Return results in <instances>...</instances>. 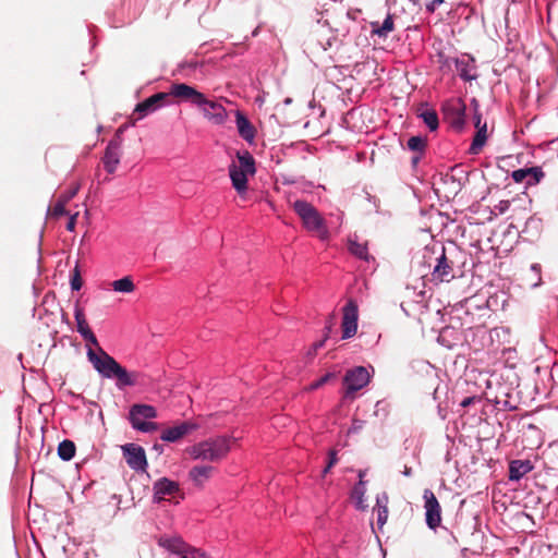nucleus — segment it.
<instances>
[{"label": "nucleus", "mask_w": 558, "mask_h": 558, "mask_svg": "<svg viewBox=\"0 0 558 558\" xmlns=\"http://www.w3.org/2000/svg\"><path fill=\"white\" fill-rule=\"evenodd\" d=\"M87 359L104 378L116 379L119 388L138 384V373L128 372L126 368L121 366L101 347H98V352L89 347L87 350Z\"/></svg>", "instance_id": "obj_1"}, {"label": "nucleus", "mask_w": 558, "mask_h": 558, "mask_svg": "<svg viewBox=\"0 0 558 558\" xmlns=\"http://www.w3.org/2000/svg\"><path fill=\"white\" fill-rule=\"evenodd\" d=\"M232 439L227 436H218L201 441L189 449L194 460L217 462L223 459L231 449Z\"/></svg>", "instance_id": "obj_2"}, {"label": "nucleus", "mask_w": 558, "mask_h": 558, "mask_svg": "<svg viewBox=\"0 0 558 558\" xmlns=\"http://www.w3.org/2000/svg\"><path fill=\"white\" fill-rule=\"evenodd\" d=\"M291 206L306 230L316 232L320 239L327 238L328 230L325 220L312 204L306 201L296 199L291 203Z\"/></svg>", "instance_id": "obj_3"}, {"label": "nucleus", "mask_w": 558, "mask_h": 558, "mask_svg": "<svg viewBox=\"0 0 558 558\" xmlns=\"http://www.w3.org/2000/svg\"><path fill=\"white\" fill-rule=\"evenodd\" d=\"M255 173V161L253 156L245 151L238 154V163H232L229 168L230 179L233 187L239 194H242L247 189V174Z\"/></svg>", "instance_id": "obj_4"}, {"label": "nucleus", "mask_w": 558, "mask_h": 558, "mask_svg": "<svg viewBox=\"0 0 558 558\" xmlns=\"http://www.w3.org/2000/svg\"><path fill=\"white\" fill-rule=\"evenodd\" d=\"M158 545L165 548L171 558H209L205 551L187 544L180 536H161Z\"/></svg>", "instance_id": "obj_5"}, {"label": "nucleus", "mask_w": 558, "mask_h": 558, "mask_svg": "<svg viewBox=\"0 0 558 558\" xmlns=\"http://www.w3.org/2000/svg\"><path fill=\"white\" fill-rule=\"evenodd\" d=\"M167 94H169V97L172 96L180 100L189 101L197 107H202V104H206V96L185 83L172 84Z\"/></svg>", "instance_id": "obj_6"}, {"label": "nucleus", "mask_w": 558, "mask_h": 558, "mask_svg": "<svg viewBox=\"0 0 558 558\" xmlns=\"http://www.w3.org/2000/svg\"><path fill=\"white\" fill-rule=\"evenodd\" d=\"M342 312V339H350L357 330L359 306L356 301L353 299L348 300Z\"/></svg>", "instance_id": "obj_7"}, {"label": "nucleus", "mask_w": 558, "mask_h": 558, "mask_svg": "<svg viewBox=\"0 0 558 558\" xmlns=\"http://www.w3.org/2000/svg\"><path fill=\"white\" fill-rule=\"evenodd\" d=\"M425 500V520L430 530H436L441 523V507L435 494L430 489H425L423 494Z\"/></svg>", "instance_id": "obj_8"}, {"label": "nucleus", "mask_w": 558, "mask_h": 558, "mask_svg": "<svg viewBox=\"0 0 558 558\" xmlns=\"http://www.w3.org/2000/svg\"><path fill=\"white\" fill-rule=\"evenodd\" d=\"M456 278L454 262L446 255L442 248L441 255L432 272V281L435 283L450 282Z\"/></svg>", "instance_id": "obj_9"}, {"label": "nucleus", "mask_w": 558, "mask_h": 558, "mask_svg": "<svg viewBox=\"0 0 558 558\" xmlns=\"http://www.w3.org/2000/svg\"><path fill=\"white\" fill-rule=\"evenodd\" d=\"M369 381V374L363 366L349 369L343 378L345 385V396L353 395L357 390L365 387Z\"/></svg>", "instance_id": "obj_10"}, {"label": "nucleus", "mask_w": 558, "mask_h": 558, "mask_svg": "<svg viewBox=\"0 0 558 558\" xmlns=\"http://www.w3.org/2000/svg\"><path fill=\"white\" fill-rule=\"evenodd\" d=\"M123 457L128 465L134 471H145L147 466L146 453L143 447L136 444L122 446Z\"/></svg>", "instance_id": "obj_11"}, {"label": "nucleus", "mask_w": 558, "mask_h": 558, "mask_svg": "<svg viewBox=\"0 0 558 558\" xmlns=\"http://www.w3.org/2000/svg\"><path fill=\"white\" fill-rule=\"evenodd\" d=\"M472 104L474 106V120H475V128L476 133L473 138V142L470 146V154L477 155L481 153L482 148L484 147L486 140H487V123H482V116L478 112V102L476 99L472 100Z\"/></svg>", "instance_id": "obj_12"}, {"label": "nucleus", "mask_w": 558, "mask_h": 558, "mask_svg": "<svg viewBox=\"0 0 558 558\" xmlns=\"http://www.w3.org/2000/svg\"><path fill=\"white\" fill-rule=\"evenodd\" d=\"M169 98V94L156 93L144 101L136 105L133 114H137L135 120H141L149 113L155 112L159 108L166 105Z\"/></svg>", "instance_id": "obj_13"}, {"label": "nucleus", "mask_w": 558, "mask_h": 558, "mask_svg": "<svg viewBox=\"0 0 558 558\" xmlns=\"http://www.w3.org/2000/svg\"><path fill=\"white\" fill-rule=\"evenodd\" d=\"M122 137L118 134L108 144L102 162L109 173H113L120 163Z\"/></svg>", "instance_id": "obj_14"}, {"label": "nucleus", "mask_w": 558, "mask_h": 558, "mask_svg": "<svg viewBox=\"0 0 558 558\" xmlns=\"http://www.w3.org/2000/svg\"><path fill=\"white\" fill-rule=\"evenodd\" d=\"M157 417V410L155 407L149 404L136 403L130 408L129 421L132 427L135 429L146 420Z\"/></svg>", "instance_id": "obj_15"}, {"label": "nucleus", "mask_w": 558, "mask_h": 558, "mask_svg": "<svg viewBox=\"0 0 558 558\" xmlns=\"http://www.w3.org/2000/svg\"><path fill=\"white\" fill-rule=\"evenodd\" d=\"M445 114L451 126L461 130L465 123V105L461 99H456L447 105Z\"/></svg>", "instance_id": "obj_16"}, {"label": "nucleus", "mask_w": 558, "mask_h": 558, "mask_svg": "<svg viewBox=\"0 0 558 558\" xmlns=\"http://www.w3.org/2000/svg\"><path fill=\"white\" fill-rule=\"evenodd\" d=\"M198 428V425L191 422V421H184L181 424L172 427H168L162 430L160 435V439L167 442H175L190 434L192 430H195Z\"/></svg>", "instance_id": "obj_17"}, {"label": "nucleus", "mask_w": 558, "mask_h": 558, "mask_svg": "<svg viewBox=\"0 0 558 558\" xmlns=\"http://www.w3.org/2000/svg\"><path fill=\"white\" fill-rule=\"evenodd\" d=\"M208 120L215 124H222L227 118V111L225 107L216 101L206 98V104H202L199 107Z\"/></svg>", "instance_id": "obj_18"}, {"label": "nucleus", "mask_w": 558, "mask_h": 558, "mask_svg": "<svg viewBox=\"0 0 558 558\" xmlns=\"http://www.w3.org/2000/svg\"><path fill=\"white\" fill-rule=\"evenodd\" d=\"M179 484L167 477H162L154 484L155 498L158 500L167 499V497H173L179 493Z\"/></svg>", "instance_id": "obj_19"}, {"label": "nucleus", "mask_w": 558, "mask_h": 558, "mask_svg": "<svg viewBox=\"0 0 558 558\" xmlns=\"http://www.w3.org/2000/svg\"><path fill=\"white\" fill-rule=\"evenodd\" d=\"M533 469L530 460H512L509 463V480L518 482Z\"/></svg>", "instance_id": "obj_20"}, {"label": "nucleus", "mask_w": 558, "mask_h": 558, "mask_svg": "<svg viewBox=\"0 0 558 558\" xmlns=\"http://www.w3.org/2000/svg\"><path fill=\"white\" fill-rule=\"evenodd\" d=\"M214 471L215 468L210 465H196L190 470L189 477L196 486L203 487Z\"/></svg>", "instance_id": "obj_21"}, {"label": "nucleus", "mask_w": 558, "mask_h": 558, "mask_svg": "<svg viewBox=\"0 0 558 558\" xmlns=\"http://www.w3.org/2000/svg\"><path fill=\"white\" fill-rule=\"evenodd\" d=\"M454 63H456L457 72L459 73V76L462 80H464L466 82H471L476 78V74L474 73L475 65H474L473 59H471V58L456 59Z\"/></svg>", "instance_id": "obj_22"}, {"label": "nucleus", "mask_w": 558, "mask_h": 558, "mask_svg": "<svg viewBox=\"0 0 558 558\" xmlns=\"http://www.w3.org/2000/svg\"><path fill=\"white\" fill-rule=\"evenodd\" d=\"M374 511L377 514V525L381 529L388 519V495L386 493L377 496Z\"/></svg>", "instance_id": "obj_23"}, {"label": "nucleus", "mask_w": 558, "mask_h": 558, "mask_svg": "<svg viewBox=\"0 0 558 558\" xmlns=\"http://www.w3.org/2000/svg\"><path fill=\"white\" fill-rule=\"evenodd\" d=\"M236 128L242 138L252 141L255 136V129L248 119L240 111H236Z\"/></svg>", "instance_id": "obj_24"}, {"label": "nucleus", "mask_w": 558, "mask_h": 558, "mask_svg": "<svg viewBox=\"0 0 558 558\" xmlns=\"http://www.w3.org/2000/svg\"><path fill=\"white\" fill-rule=\"evenodd\" d=\"M371 26L373 35L386 38L388 34L391 33L395 28L392 15L388 14L383 24H379L378 22H372Z\"/></svg>", "instance_id": "obj_25"}, {"label": "nucleus", "mask_w": 558, "mask_h": 558, "mask_svg": "<svg viewBox=\"0 0 558 558\" xmlns=\"http://www.w3.org/2000/svg\"><path fill=\"white\" fill-rule=\"evenodd\" d=\"M349 252L355 257L368 262L373 257L368 254L367 243H359L355 240H349Z\"/></svg>", "instance_id": "obj_26"}, {"label": "nucleus", "mask_w": 558, "mask_h": 558, "mask_svg": "<svg viewBox=\"0 0 558 558\" xmlns=\"http://www.w3.org/2000/svg\"><path fill=\"white\" fill-rule=\"evenodd\" d=\"M75 444L72 440L64 439L58 446V456L63 461H70L75 454Z\"/></svg>", "instance_id": "obj_27"}, {"label": "nucleus", "mask_w": 558, "mask_h": 558, "mask_svg": "<svg viewBox=\"0 0 558 558\" xmlns=\"http://www.w3.org/2000/svg\"><path fill=\"white\" fill-rule=\"evenodd\" d=\"M418 117L422 118L430 131L437 130L439 122L437 112L434 109L425 108L418 112Z\"/></svg>", "instance_id": "obj_28"}, {"label": "nucleus", "mask_w": 558, "mask_h": 558, "mask_svg": "<svg viewBox=\"0 0 558 558\" xmlns=\"http://www.w3.org/2000/svg\"><path fill=\"white\" fill-rule=\"evenodd\" d=\"M111 286L112 289L117 292L131 293L135 290V286L131 277H123L121 279L114 280Z\"/></svg>", "instance_id": "obj_29"}, {"label": "nucleus", "mask_w": 558, "mask_h": 558, "mask_svg": "<svg viewBox=\"0 0 558 558\" xmlns=\"http://www.w3.org/2000/svg\"><path fill=\"white\" fill-rule=\"evenodd\" d=\"M74 316H75V320L77 324V331L83 337L85 335V331H90V328L86 322L85 314H84L83 310L77 306L75 308Z\"/></svg>", "instance_id": "obj_30"}, {"label": "nucleus", "mask_w": 558, "mask_h": 558, "mask_svg": "<svg viewBox=\"0 0 558 558\" xmlns=\"http://www.w3.org/2000/svg\"><path fill=\"white\" fill-rule=\"evenodd\" d=\"M408 147L417 154H423L426 148V140L422 136H412L408 141Z\"/></svg>", "instance_id": "obj_31"}, {"label": "nucleus", "mask_w": 558, "mask_h": 558, "mask_svg": "<svg viewBox=\"0 0 558 558\" xmlns=\"http://www.w3.org/2000/svg\"><path fill=\"white\" fill-rule=\"evenodd\" d=\"M529 170L530 171H529V177H527V181H526V185H529V186L538 184L542 181V179L545 177V173L541 167H531V168H529Z\"/></svg>", "instance_id": "obj_32"}, {"label": "nucleus", "mask_w": 558, "mask_h": 558, "mask_svg": "<svg viewBox=\"0 0 558 558\" xmlns=\"http://www.w3.org/2000/svg\"><path fill=\"white\" fill-rule=\"evenodd\" d=\"M68 202L64 201L61 196L57 201V203L52 207V216L60 217L66 214L65 206Z\"/></svg>", "instance_id": "obj_33"}, {"label": "nucleus", "mask_w": 558, "mask_h": 558, "mask_svg": "<svg viewBox=\"0 0 558 558\" xmlns=\"http://www.w3.org/2000/svg\"><path fill=\"white\" fill-rule=\"evenodd\" d=\"M529 171V168L514 170L511 173V178L515 183H522L524 180L527 181Z\"/></svg>", "instance_id": "obj_34"}, {"label": "nucleus", "mask_w": 558, "mask_h": 558, "mask_svg": "<svg viewBox=\"0 0 558 558\" xmlns=\"http://www.w3.org/2000/svg\"><path fill=\"white\" fill-rule=\"evenodd\" d=\"M83 281L81 278V274L77 267L74 268L72 277H71V289L74 291H78L82 288Z\"/></svg>", "instance_id": "obj_35"}, {"label": "nucleus", "mask_w": 558, "mask_h": 558, "mask_svg": "<svg viewBox=\"0 0 558 558\" xmlns=\"http://www.w3.org/2000/svg\"><path fill=\"white\" fill-rule=\"evenodd\" d=\"M337 462H338L337 451L330 450L329 456H328V462H327V465L325 466V469L323 470V474L326 475L330 471V469L337 464Z\"/></svg>", "instance_id": "obj_36"}, {"label": "nucleus", "mask_w": 558, "mask_h": 558, "mask_svg": "<svg viewBox=\"0 0 558 558\" xmlns=\"http://www.w3.org/2000/svg\"><path fill=\"white\" fill-rule=\"evenodd\" d=\"M159 427V425L155 422H144L143 424H141L137 428H135L136 430H140V432H143V433H151V432H155L157 430Z\"/></svg>", "instance_id": "obj_37"}, {"label": "nucleus", "mask_w": 558, "mask_h": 558, "mask_svg": "<svg viewBox=\"0 0 558 558\" xmlns=\"http://www.w3.org/2000/svg\"><path fill=\"white\" fill-rule=\"evenodd\" d=\"M84 340H86L90 345H94L96 348V352H98V347L99 345V342L96 338V336L94 335V332L90 330V331H85V335L83 336Z\"/></svg>", "instance_id": "obj_38"}, {"label": "nucleus", "mask_w": 558, "mask_h": 558, "mask_svg": "<svg viewBox=\"0 0 558 558\" xmlns=\"http://www.w3.org/2000/svg\"><path fill=\"white\" fill-rule=\"evenodd\" d=\"M333 375L332 374H326L324 375L322 378H319L318 380L314 381L313 384H311V389H317L319 387H322L324 384H326Z\"/></svg>", "instance_id": "obj_39"}, {"label": "nucleus", "mask_w": 558, "mask_h": 558, "mask_svg": "<svg viewBox=\"0 0 558 558\" xmlns=\"http://www.w3.org/2000/svg\"><path fill=\"white\" fill-rule=\"evenodd\" d=\"M80 185H76L61 195V197L69 203L78 192Z\"/></svg>", "instance_id": "obj_40"}, {"label": "nucleus", "mask_w": 558, "mask_h": 558, "mask_svg": "<svg viewBox=\"0 0 558 558\" xmlns=\"http://www.w3.org/2000/svg\"><path fill=\"white\" fill-rule=\"evenodd\" d=\"M444 0H425V5L429 12H434L436 8Z\"/></svg>", "instance_id": "obj_41"}, {"label": "nucleus", "mask_w": 558, "mask_h": 558, "mask_svg": "<svg viewBox=\"0 0 558 558\" xmlns=\"http://www.w3.org/2000/svg\"><path fill=\"white\" fill-rule=\"evenodd\" d=\"M77 217H78V213H75V214L70 216V219H69V221L66 223V230L68 231H71V232L74 231L75 226H76Z\"/></svg>", "instance_id": "obj_42"}, {"label": "nucleus", "mask_w": 558, "mask_h": 558, "mask_svg": "<svg viewBox=\"0 0 558 558\" xmlns=\"http://www.w3.org/2000/svg\"><path fill=\"white\" fill-rule=\"evenodd\" d=\"M327 338H328V333H326V335H325V338H324L323 340L317 341V342H315V343L313 344V351H314V353H315L318 349L323 348V345H324V343H325V341H326V339H327Z\"/></svg>", "instance_id": "obj_43"}, {"label": "nucleus", "mask_w": 558, "mask_h": 558, "mask_svg": "<svg viewBox=\"0 0 558 558\" xmlns=\"http://www.w3.org/2000/svg\"><path fill=\"white\" fill-rule=\"evenodd\" d=\"M335 32L337 34H341L344 36L349 32V28L345 25L341 24L339 27L335 28Z\"/></svg>", "instance_id": "obj_44"}, {"label": "nucleus", "mask_w": 558, "mask_h": 558, "mask_svg": "<svg viewBox=\"0 0 558 558\" xmlns=\"http://www.w3.org/2000/svg\"><path fill=\"white\" fill-rule=\"evenodd\" d=\"M473 400H474V398H471V397L464 398L461 402V405L463 408H466L473 402Z\"/></svg>", "instance_id": "obj_45"}, {"label": "nucleus", "mask_w": 558, "mask_h": 558, "mask_svg": "<svg viewBox=\"0 0 558 558\" xmlns=\"http://www.w3.org/2000/svg\"><path fill=\"white\" fill-rule=\"evenodd\" d=\"M509 205H510L509 201L500 202V211L506 210L509 207Z\"/></svg>", "instance_id": "obj_46"}, {"label": "nucleus", "mask_w": 558, "mask_h": 558, "mask_svg": "<svg viewBox=\"0 0 558 558\" xmlns=\"http://www.w3.org/2000/svg\"><path fill=\"white\" fill-rule=\"evenodd\" d=\"M421 156H422V154L413 156V158H412L413 166L417 165V162L421 160Z\"/></svg>", "instance_id": "obj_47"}, {"label": "nucleus", "mask_w": 558, "mask_h": 558, "mask_svg": "<svg viewBox=\"0 0 558 558\" xmlns=\"http://www.w3.org/2000/svg\"><path fill=\"white\" fill-rule=\"evenodd\" d=\"M332 316L330 317V319L328 320V325L326 326V330L327 332L326 333H329L330 332V329H331V325H332Z\"/></svg>", "instance_id": "obj_48"}, {"label": "nucleus", "mask_w": 558, "mask_h": 558, "mask_svg": "<svg viewBox=\"0 0 558 558\" xmlns=\"http://www.w3.org/2000/svg\"><path fill=\"white\" fill-rule=\"evenodd\" d=\"M403 474H404L405 476H410V475H411V468L405 466V468H404V471H403Z\"/></svg>", "instance_id": "obj_49"}, {"label": "nucleus", "mask_w": 558, "mask_h": 558, "mask_svg": "<svg viewBox=\"0 0 558 558\" xmlns=\"http://www.w3.org/2000/svg\"><path fill=\"white\" fill-rule=\"evenodd\" d=\"M343 17L345 21H349L350 20V14L347 12V13H343Z\"/></svg>", "instance_id": "obj_50"}, {"label": "nucleus", "mask_w": 558, "mask_h": 558, "mask_svg": "<svg viewBox=\"0 0 558 558\" xmlns=\"http://www.w3.org/2000/svg\"><path fill=\"white\" fill-rule=\"evenodd\" d=\"M122 132H123V129H122V128H120V129L117 131V133H116V135H114V136H117L118 134L121 136V133H122Z\"/></svg>", "instance_id": "obj_51"}]
</instances>
